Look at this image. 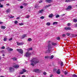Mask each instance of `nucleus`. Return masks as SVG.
Returning <instances> with one entry per match:
<instances>
[{"label": "nucleus", "instance_id": "f257e3e1", "mask_svg": "<svg viewBox=\"0 0 77 77\" xmlns=\"http://www.w3.org/2000/svg\"><path fill=\"white\" fill-rule=\"evenodd\" d=\"M38 62L39 60H37L36 58H32L31 60V65L34 66L35 64L36 65Z\"/></svg>", "mask_w": 77, "mask_h": 77}, {"label": "nucleus", "instance_id": "f03ea898", "mask_svg": "<svg viewBox=\"0 0 77 77\" xmlns=\"http://www.w3.org/2000/svg\"><path fill=\"white\" fill-rule=\"evenodd\" d=\"M51 48H52V47L51 46V44H49L48 47H46V51H45V53H50Z\"/></svg>", "mask_w": 77, "mask_h": 77}, {"label": "nucleus", "instance_id": "7ed1b4c3", "mask_svg": "<svg viewBox=\"0 0 77 77\" xmlns=\"http://www.w3.org/2000/svg\"><path fill=\"white\" fill-rule=\"evenodd\" d=\"M31 55V53L28 52H27L25 54L24 56L26 57H30Z\"/></svg>", "mask_w": 77, "mask_h": 77}, {"label": "nucleus", "instance_id": "20e7f679", "mask_svg": "<svg viewBox=\"0 0 77 77\" xmlns=\"http://www.w3.org/2000/svg\"><path fill=\"white\" fill-rule=\"evenodd\" d=\"M17 50L18 52H19V53H20L21 54L23 53V50L22 49H17Z\"/></svg>", "mask_w": 77, "mask_h": 77}, {"label": "nucleus", "instance_id": "39448f33", "mask_svg": "<svg viewBox=\"0 0 77 77\" xmlns=\"http://www.w3.org/2000/svg\"><path fill=\"white\" fill-rule=\"evenodd\" d=\"M58 64L59 65H60V66H63V62L61 61H59L58 62Z\"/></svg>", "mask_w": 77, "mask_h": 77}, {"label": "nucleus", "instance_id": "423d86ee", "mask_svg": "<svg viewBox=\"0 0 77 77\" xmlns=\"http://www.w3.org/2000/svg\"><path fill=\"white\" fill-rule=\"evenodd\" d=\"M13 67L14 68H16V69H17V68H19V67H20V66L19 65H16L15 66H14Z\"/></svg>", "mask_w": 77, "mask_h": 77}, {"label": "nucleus", "instance_id": "0eeeda50", "mask_svg": "<svg viewBox=\"0 0 77 77\" xmlns=\"http://www.w3.org/2000/svg\"><path fill=\"white\" fill-rule=\"evenodd\" d=\"M10 71L12 72V71H14V68L12 67H10L9 68Z\"/></svg>", "mask_w": 77, "mask_h": 77}, {"label": "nucleus", "instance_id": "6e6552de", "mask_svg": "<svg viewBox=\"0 0 77 77\" xmlns=\"http://www.w3.org/2000/svg\"><path fill=\"white\" fill-rule=\"evenodd\" d=\"M48 17L49 18H52L53 17V14L52 13L49 14V15H48Z\"/></svg>", "mask_w": 77, "mask_h": 77}, {"label": "nucleus", "instance_id": "1a4fd4ad", "mask_svg": "<svg viewBox=\"0 0 77 77\" xmlns=\"http://www.w3.org/2000/svg\"><path fill=\"white\" fill-rule=\"evenodd\" d=\"M64 29L66 30H71V28L69 27H65Z\"/></svg>", "mask_w": 77, "mask_h": 77}, {"label": "nucleus", "instance_id": "9d476101", "mask_svg": "<svg viewBox=\"0 0 77 77\" xmlns=\"http://www.w3.org/2000/svg\"><path fill=\"white\" fill-rule=\"evenodd\" d=\"M56 72L57 74H60V69H58Z\"/></svg>", "mask_w": 77, "mask_h": 77}, {"label": "nucleus", "instance_id": "9b49d317", "mask_svg": "<svg viewBox=\"0 0 77 77\" xmlns=\"http://www.w3.org/2000/svg\"><path fill=\"white\" fill-rule=\"evenodd\" d=\"M23 42L19 43L18 42H17V45H23Z\"/></svg>", "mask_w": 77, "mask_h": 77}, {"label": "nucleus", "instance_id": "f8f14e48", "mask_svg": "<svg viewBox=\"0 0 77 77\" xmlns=\"http://www.w3.org/2000/svg\"><path fill=\"white\" fill-rule=\"evenodd\" d=\"M44 12V10L42 9L38 11V13H39L40 14H42V12Z\"/></svg>", "mask_w": 77, "mask_h": 77}, {"label": "nucleus", "instance_id": "ddd939ff", "mask_svg": "<svg viewBox=\"0 0 77 77\" xmlns=\"http://www.w3.org/2000/svg\"><path fill=\"white\" fill-rule=\"evenodd\" d=\"M34 71L35 72H39V71H40V70L39 69H35Z\"/></svg>", "mask_w": 77, "mask_h": 77}, {"label": "nucleus", "instance_id": "4468645a", "mask_svg": "<svg viewBox=\"0 0 77 77\" xmlns=\"http://www.w3.org/2000/svg\"><path fill=\"white\" fill-rule=\"evenodd\" d=\"M75 0H66L65 1V2H72V1H74Z\"/></svg>", "mask_w": 77, "mask_h": 77}, {"label": "nucleus", "instance_id": "2eb2a0df", "mask_svg": "<svg viewBox=\"0 0 77 77\" xmlns=\"http://www.w3.org/2000/svg\"><path fill=\"white\" fill-rule=\"evenodd\" d=\"M72 8V7H71V6L69 5L68 7V8H67V10H70V9H71Z\"/></svg>", "mask_w": 77, "mask_h": 77}, {"label": "nucleus", "instance_id": "dca6fc26", "mask_svg": "<svg viewBox=\"0 0 77 77\" xmlns=\"http://www.w3.org/2000/svg\"><path fill=\"white\" fill-rule=\"evenodd\" d=\"M46 2L47 3H51V2H52V0H46Z\"/></svg>", "mask_w": 77, "mask_h": 77}, {"label": "nucleus", "instance_id": "f3484780", "mask_svg": "<svg viewBox=\"0 0 77 77\" xmlns=\"http://www.w3.org/2000/svg\"><path fill=\"white\" fill-rule=\"evenodd\" d=\"M51 6V5L50 4H49L45 6V8H48V7H50V6Z\"/></svg>", "mask_w": 77, "mask_h": 77}, {"label": "nucleus", "instance_id": "a211bd4d", "mask_svg": "<svg viewBox=\"0 0 77 77\" xmlns=\"http://www.w3.org/2000/svg\"><path fill=\"white\" fill-rule=\"evenodd\" d=\"M11 12V10L10 9H8L6 10V12L7 13H9V12Z\"/></svg>", "mask_w": 77, "mask_h": 77}, {"label": "nucleus", "instance_id": "6ab92c4d", "mask_svg": "<svg viewBox=\"0 0 77 77\" xmlns=\"http://www.w3.org/2000/svg\"><path fill=\"white\" fill-rule=\"evenodd\" d=\"M53 57H54V56L53 55H51L50 56H49V59H52Z\"/></svg>", "mask_w": 77, "mask_h": 77}, {"label": "nucleus", "instance_id": "aec40b11", "mask_svg": "<svg viewBox=\"0 0 77 77\" xmlns=\"http://www.w3.org/2000/svg\"><path fill=\"white\" fill-rule=\"evenodd\" d=\"M26 37H27V35H24L22 36V38H26Z\"/></svg>", "mask_w": 77, "mask_h": 77}, {"label": "nucleus", "instance_id": "412c9836", "mask_svg": "<svg viewBox=\"0 0 77 77\" xmlns=\"http://www.w3.org/2000/svg\"><path fill=\"white\" fill-rule=\"evenodd\" d=\"M1 28L2 29H5L6 28V27L5 26H2Z\"/></svg>", "mask_w": 77, "mask_h": 77}, {"label": "nucleus", "instance_id": "4be33fe9", "mask_svg": "<svg viewBox=\"0 0 77 77\" xmlns=\"http://www.w3.org/2000/svg\"><path fill=\"white\" fill-rule=\"evenodd\" d=\"M51 23H50L48 22L46 23V25L47 26H50Z\"/></svg>", "mask_w": 77, "mask_h": 77}, {"label": "nucleus", "instance_id": "5701e85b", "mask_svg": "<svg viewBox=\"0 0 77 77\" xmlns=\"http://www.w3.org/2000/svg\"><path fill=\"white\" fill-rule=\"evenodd\" d=\"M12 59H13V60H16L17 59V58L15 57H14L12 58Z\"/></svg>", "mask_w": 77, "mask_h": 77}, {"label": "nucleus", "instance_id": "b1692460", "mask_svg": "<svg viewBox=\"0 0 77 77\" xmlns=\"http://www.w3.org/2000/svg\"><path fill=\"white\" fill-rule=\"evenodd\" d=\"M23 72H26L27 71V70L26 69H22Z\"/></svg>", "mask_w": 77, "mask_h": 77}, {"label": "nucleus", "instance_id": "393cba45", "mask_svg": "<svg viewBox=\"0 0 77 77\" xmlns=\"http://www.w3.org/2000/svg\"><path fill=\"white\" fill-rule=\"evenodd\" d=\"M52 44L53 45H57V44L55 43H52Z\"/></svg>", "mask_w": 77, "mask_h": 77}, {"label": "nucleus", "instance_id": "a878e982", "mask_svg": "<svg viewBox=\"0 0 77 77\" xmlns=\"http://www.w3.org/2000/svg\"><path fill=\"white\" fill-rule=\"evenodd\" d=\"M57 24V23L56 22H54L53 23V25H54L55 24Z\"/></svg>", "mask_w": 77, "mask_h": 77}, {"label": "nucleus", "instance_id": "bb28decb", "mask_svg": "<svg viewBox=\"0 0 77 77\" xmlns=\"http://www.w3.org/2000/svg\"><path fill=\"white\" fill-rule=\"evenodd\" d=\"M57 40H58V41H59V40H60V37H57Z\"/></svg>", "mask_w": 77, "mask_h": 77}, {"label": "nucleus", "instance_id": "cd10ccee", "mask_svg": "<svg viewBox=\"0 0 77 77\" xmlns=\"http://www.w3.org/2000/svg\"><path fill=\"white\" fill-rule=\"evenodd\" d=\"M4 41H7V38L6 37H5L4 38Z\"/></svg>", "mask_w": 77, "mask_h": 77}, {"label": "nucleus", "instance_id": "c85d7f7f", "mask_svg": "<svg viewBox=\"0 0 77 77\" xmlns=\"http://www.w3.org/2000/svg\"><path fill=\"white\" fill-rule=\"evenodd\" d=\"M57 71V69L55 68L53 69V71L54 72H55L56 71Z\"/></svg>", "mask_w": 77, "mask_h": 77}, {"label": "nucleus", "instance_id": "c756f323", "mask_svg": "<svg viewBox=\"0 0 77 77\" xmlns=\"http://www.w3.org/2000/svg\"><path fill=\"white\" fill-rule=\"evenodd\" d=\"M26 18H30V16L29 15H26Z\"/></svg>", "mask_w": 77, "mask_h": 77}, {"label": "nucleus", "instance_id": "7c9ffc66", "mask_svg": "<svg viewBox=\"0 0 77 77\" xmlns=\"http://www.w3.org/2000/svg\"><path fill=\"white\" fill-rule=\"evenodd\" d=\"M45 59H49V56H46L45 57Z\"/></svg>", "mask_w": 77, "mask_h": 77}, {"label": "nucleus", "instance_id": "2f4dec72", "mask_svg": "<svg viewBox=\"0 0 77 77\" xmlns=\"http://www.w3.org/2000/svg\"><path fill=\"white\" fill-rule=\"evenodd\" d=\"M32 40V38H29L28 39V41H31Z\"/></svg>", "mask_w": 77, "mask_h": 77}, {"label": "nucleus", "instance_id": "473e14b6", "mask_svg": "<svg viewBox=\"0 0 77 77\" xmlns=\"http://www.w3.org/2000/svg\"><path fill=\"white\" fill-rule=\"evenodd\" d=\"M59 17H60V16L59 15H57L56 16V17L57 18H59Z\"/></svg>", "mask_w": 77, "mask_h": 77}, {"label": "nucleus", "instance_id": "72a5a7b5", "mask_svg": "<svg viewBox=\"0 0 77 77\" xmlns=\"http://www.w3.org/2000/svg\"><path fill=\"white\" fill-rule=\"evenodd\" d=\"M19 24L20 26H23L24 25V23H19Z\"/></svg>", "mask_w": 77, "mask_h": 77}, {"label": "nucleus", "instance_id": "f704fd0d", "mask_svg": "<svg viewBox=\"0 0 77 77\" xmlns=\"http://www.w3.org/2000/svg\"><path fill=\"white\" fill-rule=\"evenodd\" d=\"M29 50H32V48H29L28 49H27V51H29Z\"/></svg>", "mask_w": 77, "mask_h": 77}, {"label": "nucleus", "instance_id": "c9c22d12", "mask_svg": "<svg viewBox=\"0 0 77 77\" xmlns=\"http://www.w3.org/2000/svg\"><path fill=\"white\" fill-rule=\"evenodd\" d=\"M40 18L41 19H44V18H45V17L44 16H41V17H40Z\"/></svg>", "mask_w": 77, "mask_h": 77}, {"label": "nucleus", "instance_id": "e433bc0d", "mask_svg": "<svg viewBox=\"0 0 77 77\" xmlns=\"http://www.w3.org/2000/svg\"><path fill=\"white\" fill-rule=\"evenodd\" d=\"M73 21H74V22H77V20L76 19H75L74 20H73Z\"/></svg>", "mask_w": 77, "mask_h": 77}, {"label": "nucleus", "instance_id": "4c0bfd02", "mask_svg": "<svg viewBox=\"0 0 77 77\" xmlns=\"http://www.w3.org/2000/svg\"><path fill=\"white\" fill-rule=\"evenodd\" d=\"M23 6H27V4L26 3H25L23 4Z\"/></svg>", "mask_w": 77, "mask_h": 77}, {"label": "nucleus", "instance_id": "58836bf2", "mask_svg": "<svg viewBox=\"0 0 77 77\" xmlns=\"http://www.w3.org/2000/svg\"><path fill=\"white\" fill-rule=\"evenodd\" d=\"M1 49L3 50L5 48V47L4 46H3L1 48Z\"/></svg>", "mask_w": 77, "mask_h": 77}, {"label": "nucleus", "instance_id": "ea45409f", "mask_svg": "<svg viewBox=\"0 0 77 77\" xmlns=\"http://www.w3.org/2000/svg\"><path fill=\"white\" fill-rule=\"evenodd\" d=\"M64 74H65V75H66V74H68V72H67V71H65L64 72Z\"/></svg>", "mask_w": 77, "mask_h": 77}, {"label": "nucleus", "instance_id": "a19ab883", "mask_svg": "<svg viewBox=\"0 0 77 77\" xmlns=\"http://www.w3.org/2000/svg\"><path fill=\"white\" fill-rule=\"evenodd\" d=\"M18 23V21L16 20L14 22V23L16 24H17Z\"/></svg>", "mask_w": 77, "mask_h": 77}, {"label": "nucleus", "instance_id": "79ce46f5", "mask_svg": "<svg viewBox=\"0 0 77 77\" xmlns=\"http://www.w3.org/2000/svg\"><path fill=\"white\" fill-rule=\"evenodd\" d=\"M73 77H77V75L75 74H73Z\"/></svg>", "mask_w": 77, "mask_h": 77}, {"label": "nucleus", "instance_id": "37998d69", "mask_svg": "<svg viewBox=\"0 0 77 77\" xmlns=\"http://www.w3.org/2000/svg\"><path fill=\"white\" fill-rule=\"evenodd\" d=\"M62 36L63 37H65V36H66V35H65V34H62Z\"/></svg>", "mask_w": 77, "mask_h": 77}, {"label": "nucleus", "instance_id": "c03bdc74", "mask_svg": "<svg viewBox=\"0 0 77 77\" xmlns=\"http://www.w3.org/2000/svg\"><path fill=\"white\" fill-rule=\"evenodd\" d=\"M66 35L67 36H69L70 35V34H69V33H67Z\"/></svg>", "mask_w": 77, "mask_h": 77}, {"label": "nucleus", "instance_id": "a18cd8bd", "mask_svg": "<svg viewBox=\"0 0 77 77\" xmlns=\"http://www.w3.org/2000/svg\"><path fill=\"white\" fill-rule=\"evenodd\" d=\"M23 73H24V72L23 71H22L20 73V74H23Z\"/></svg>", "mask_w": 77, "mask_h": 77}, {"label": "nucleus", "instance_id": "49530a36", "mask_svg": "<svg viewBox=\"0 0 77 77\" xmlns=\"http://www.w3.org/2000/svg\"><path fill=\"white\" fill-rule=\"evenodd\" d=\"M10 17L11 18H13L14 17V16H11V17Z\"/></svg>", "mask_w": 77, "mask_h": 77}, {"label": "nucleus", "instance_id": "de8ad7c7", "mask_svg": "<svg viewBox=\"0 0 77 77\" xmlns=\"http://www.w3.org/2000/svg\"><path fill=\"white\" fill-rule=\"evenodd\" d=\"M9 51H12V50H13V49H12L11 48H10L9 49Z\"/></svg>", "mask_w": 77, "mask_h": 77}, {"label": "nucleus", "instance_id": "09e8293b", "mask_svg": "<svg viewBox=\"0 0 77 77\" xmlns=\"http://www.w3.org/2000/svg\"><path fill=\"white\" fill-rule=\"evenodd\" d=\"M12 38H11L9 39L8 40L9 41H12Z\"/></svg>", "mask_w": 77, "mask_h": 77}, {"label": "nucleus", "instance_id": "8fccbe9b", "mask_svg": "<svg viewBox=\"0 0 77 77\" xmlns=\"http://www.w3.org/2000/svg\"><path fill=\"white\" fill-rule=\"evenodd\" d=\"M23 6H21L20 7V8H21V9H23Z\"/></svg>", "mask_w": 77, "mask_h": 77}, {"label": "nucleus", "instance_id": "3c124183", "mask_svg": "<svg viewBox=\"0 0 77 77\" xmlns=\"http://www.w3.org/2000/svg\"><path fill=\"white\" fill-rule=\"evenodd\" d=\"M42 1L41 0L40 1H39V3H42Z\"/></svg>", "mask_w": 77, "mask_h": 77}, {"label": "nucleus", "instance_id": "603ef678", "mask_svg": "<svg viewBox=\"0 0 77 77\" xmlns=\"http://www.w3.org/2000/svg\"><path fill=\"white\" fill-rule=\"evenodd\" d=\"M37 6H38V5H35V8H37Z\"/></svg>", "mask_w": 77, "mask_h": 77}, {"label": "nucleus", "instance_id": "864d4df0", "mask_svg": "<svg viewBox=\"0 0 77 77\" xmlns=\"http://www.w3.org/2000/svg\"><path fill=\"white\" fill-rule=\"evenodd\" d=\"M43 74L44 75H45L46 74V72H44L43 73Z\"/></svg>", "mask_w": 77, "mask_h": 77}, {"label": "nucleus", "instance_id": "5fc2aeb1", "mask_svg": "<svg viewBox=\"0 0 77 77\" xmlns=\"http://www.w3.org/2000/svg\"><path fill=\"white\" fill-rule=\"evenodd\" d=\"M65 14H63L61 15V16H62V17H63V16H65Z\"/></svg>", "mask_w": 77, "mask_h": 77}, {"label": "nucleus", "instance_id": "6e6d98bb", "mask_svg": "<svg viewBox=\"0 0 77 77\" xmlns=\"http://www.w3.org/2000/svg\"><path fill=\"white\" fill-rule=\"evenodd\" d=\"M67 25L68 26H70V23H68L67 24Z\"/></svg>", "mask_w": 77, "mask_h": 77}, {"label": "nucleus", "instance_id": "4d7b16f0", "mask_svg": "<svg viewBox=\"0 0 77 77\" xmlns=\"http://www.w3.org/2000/svg\"><path fill=\"white\" fill-rule=\"evenodd\" d=\"M75 27H77V24H75Z\"/></svg>", "mask_w": 77, "mask_h": 77}, {"label": "nucleus", "instance_id": "13d9d810", "mask_svg": "<svg viewBox=\"0 0 77 77\" xmlns=\"http://www.w3.org/2000/svg\"><path fill=\"white\" fill-rule=\"evenodd\" d=\"M0 8H3V5H1L0 6Z\"/></svg>", "mask_w": 77, "mask_h": 77}, {"label": "nucleus", "instance_id": "bf43d9fd", "mask_svg": "<svg viewBox=\"0 0 77 77\" xmlns=\"http://www.w3.org/2000/svg\"><path fill=\"white\" fill-rule=\"evenodd\" d=\"M2 23H3V22H2L0 21V24H2Z\"/></svg>", "mask_w": 77, "mask_h": 77}, {"label": "nucleus", "instance_id": "052dcab7", "mask_svg": "<svg viewBox=\"0 0 77 77\" xmlns=\"http://www.w3.org/2000/svg\"><path fill=\"white\" fill-rule=\"evenodd\" d=\"M19 18H20V17H17L16 19L17 20H18V19H19Z\"/></svg>", "mask_w": 77, "mask_h": 77}, {"label": "nucleus", "instance_id": "680f3d73", "mask_svg": "<svg viewBox=\"0 0 77 77\" xmlns=\"http://www.w3.org/2000/svg\"><path fill=\"white\" fill-rule=\"evenodd\" d=\"M22 77H25V75H23Z\"/></svg>", "mask_w": 77, "mask_h": 77}, {"label": "nucleus", "instance_id": "e2e57ef3", "mask_svg": "<svg viewBox=\"0 0 77 77\" xmlns=\"http://www.w3.org/2000/svg\"><path fill=\"white\" fill-rule=\"evenodd\" d=\"M2 56H5V55L4 54H3L2 55Z\"/></svg>", "mask_w": 77, "mask_h": 77}, {"label": "nucleus", "instance_id": "0e129e2a", "mask_svg": "<svg viewBox=\"0 0 77 77\" xmlns=\"http://www.w3.org/2000/svg\"><path fill=\"white\" fill-rule=\"evenodd\" d=\"M52 76H53L52 75H51L50 76V77H52Z\"/></svg>", "mask_w": 77, "mask_h": 77}, {"label": "nucleus", "instance_id": "69168bd1", "mask_svg": "<svg viewBox=\"0 0 77 77\" xmlns=\"http://www.w3.org/2000/svg\"><path fill=\"white\" fill-rule=\"evenodd\" d=\"M2 52H3H3H4V51L3 50L2 51Z\"/></svg>", "mask_w": 77, "mask_h": 77}, {"label": "nucleus", "instance_id": "338daca9", "mask_svg": "<svg viewBox=\"0 0 77 77\" xmlns=\"http://www.w3.org/2000/svg\"><path fill=\"white\" fill-rule=\"evenodd\" d=\"M4 0H0V1H4Z\"/></svg>", "mask_w": 77, "mask_h": 77}, {"label": "nucleus", "instance_id": "774afa93", "mask_svg": "<svg viewBox=\"0 0 77 77\" xmlns=\"http://www.w3.org/2000/svg\"><path fill=\"white\" fill-rule=\"evenodd\" d=\"M0 77H4V76H0Z\"/></svg>", "mask_w": 77, "mask_h": 77}]
</instances>
